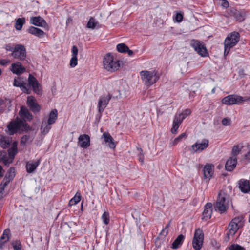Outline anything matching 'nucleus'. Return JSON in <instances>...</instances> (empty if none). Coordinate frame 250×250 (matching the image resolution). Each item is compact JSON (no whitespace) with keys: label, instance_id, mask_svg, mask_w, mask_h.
<instances>
[{"label":"nucleus","instance_id":"obj_29","mask_svg":"<svg viewBox=\"0 0 250 250\" xmlns=\"http://www.w3.org/2000/svg\"><path fill=\"white\" fill-rule=\"evenodd\" d=\"M58 117V112L56 109H54L51 111L49 114V117L47 121L49 124H53L55 123Z\"/></svg>","mask_w":250,"mask_h":250},{"label":"nucleus","instance_id":"obj_42","mask_svg":"<svg viewBox=\"0 0 250 250\" xmlns=\"http://www.w3.org/2000/svg\"><path fill=\"white\" fill-rule=\"evenodd\" d=\"M102 219L103 222L104 224L108 225L109 223V213L107 212H104L102 216Z\"/></svg>","mask_w":250,"mask_h":250},{"label":"nucleus","instance_id":"obj_31","mask_svg":"<svg viewBox=\"0 0 250 250\" xmlns=\"http://www.w3.org/2000/svg\"><path fill=\"white\" fill-rule=\"evenodd\" d=\"M12 181L7 177H4L0 185V200L3 198V191L5 187L8 185L9 182Z\"/></svg>","mask_w":250,"mask_h":250},{"label":"nucleus","instance_id":"obj_35","mask_svg":"<svg viewBox=\"0 0 250 250\" xmlns=\"http://www.w3.org/2000/svg\"><path fill=\"white\" fill-rule=\"evenodd\" d=\"M25 22V19L24 18L17 19L15 23V28L17 30H21Z\"/></svg>","mask_w":250,"mask_h":250},{"label":"nucleus","instance_id":"obj_36","mask_svg":"<svg viewBox=\"0 0 250 250\" xmlns=\"http://www.w3.org/2000/svg\"><path fill=\"white\" fill-rule=\"evenodd\" d=\"M187 135L185 132L181 134L177 138H175L173 141L170 143L171 146L176 145L178 143L181 142L183 139H186Z\"/></svg>","mask_w":250,"mask_h":250},{"label":"nucleus","instance_id":"obj_38","mask_svg":"<svg viewBox=\"0 0 250 250\" xmlns=\"http://www.w3.org/2000/svg\"><path fill=\"white\" fill-rule=\"evenodd\" d=\"M10 144V141L8 138L6 137H2L0 140V146L3 148L8 147Z\"/></svg>","mask_w":250,"mask_h":250},{"label":"nucleus","instance_id":"obj_14","mask_svg":"<svg viewBox=\"0 0 250 250\" xmlns=\"http://www.w3.org/2000/svg\"><path fill=\"white\" fill-rule=\"evenodd\" d=\"M27 105L34 113L39 112L40 110V105L36 102L35 99L32 96L28 97Z\"/></svg>","mask_w":250,"mask_h":250},{"label":"nucleus","instance_id":"obj_6","mask_svg":"<svg viewBox=\"0 0 250 250\" xmlns=\"http://www.w3.org/2000/svg\"><path fill=\"white\" fill-rule=\"evenodd\" d=\"M239 34L237 32H233L229 34L224 41V55H228L231 48L234 46L239 40Z\"/></svg>","mask_w":250,"mask_h":250},{"label":"nucleus","instance_id":"obj_18","mask_svg":"<svg viewBox=\"0 0 250 250\" xmlns=\"http://www.w3.org/2000/svg\"><path fill=\"white\" fill-rule=\"evenodd\" d=\"M239 188L241 192L244 193H250V184L249 181L241 179L239 181Z\"/></svg>","mask_w":250,"mask_h":250},{"label":"nucleus","instance_id":"obj_26","mask_svg":"<svg viewBox=\"0 0 250 250\" xmlns=\"http://www.w3.org/2000/svg\"><path fill=\"white\" fill-rule=\"evenodd\" d=\"M231 13L237 21L241 22L245 19V14L242 11L233 9L231 11Z\"/></svg>","mask_w":250,"mask_h":250},{"label":"nucleus","instance_id":"obj_30","mask_svg":"<svg viewBox=\"0 0 250 250\" xmlns=\"http://www.w3.org/2000/svg\"><path fill=\"white\" fill-rule=\"evenodd\" d=\"M185 237L183 235L180 234L175 239L172 244L171 248L174 249H176L181 246L184 241Z\"/></svg>","mask_w":250,"mask_h":250},{"label":"nucleus","instance_id":"obj_51","mask_svg":"<svg viewBox=\"0 0 250 250\" xmlns=\"http://www.w3.org/2000/svg\"><path fill=\"white\" fill-rule=\"evenodd\" d=\"M183 19V15L181 13H177L175 15V20L178 22H181Z\"/></svg>","mask_w":250,"mask_h":250},{"label":"nucleus","instance_id":"obj_53","mask_svg":"<svg viewBox=\"0 0 250 250\" xmlns=\"http://www.w3.org/2000/svg\"><path fill=\"white\" fill-rule=\"evenodd\" d=\"M4 109V101L1 98H0V113H2Z\"/></svg>","mask_w":250,"mask_h":250},{"label":"nucleus","instance_id":"obj_40","mask_svg":"<svg viewBox=\"0 0 250 250\" xmlns=\"http://www.w3.org/2000/svg\"><path fill=\"white\" fill-rule=\"evenodd\" d=\"M97 24L98 22L95 21V20L93 18L91 17L87 24V27L88 28L94 29Z\"/></svg>","mask_w":250,"mask_h":250},{"label":"nucleus","instance_id":"obj_52","mask_svg":"<svg viewBox=\"0 0 250 250\" xmlns=\"http://www.w3.org/2000/svg\"><path fill=\"white\" fill-rule=\"evenodd\" d=\"M10 61L7 60V59H1L0 60V65L2 66H5L7 64L10 63Z\"/></svg>","mask_w":250,"mask_h":250},{"label":"nucleus","instance_id":"obj_55","mask_svg":"<svg viewBox=\"0 0 250 250\" xmlns=\"http://www.w3.org/2000/svg\"><path fill=\"white\" fill-rule=\"evenodd\" d=\"M221 5L224 8H227L229 6V3L226 0H222Z\"/></svg>","mask_w":250,"mask_h":250},{"label":"nucleus","instance_id":"obj_27","mask_svg":"<svg viewBox=\"0 0 250 250\" xmlns=\"http://www.w3.org/2000/svg\"><path fill=\"white\" fill-rule=\"evenodd\" d=\"M51 125L49 124L45 119H43L41 127V133L43 135L48 133L51 128Z\"/></svg>","mask_w":250,"mask_h":250},{"label":"nucleus","instance_id":"obj_2","mask_svg":"<svg viewBox=\"0 0 250 250\" xmlns=\"http://www.w3.org/2000/svg\"><path fill=\"white\" fill-rule=\"evenodd\" d=\"M28 83L29 84H27L20 78H18L14 79L13 85L20 87L23 92L28 94L31 93L30 86H32L33 91L36 93L38 94L41 93V85L37 80L31 74L29 75Z\"/></svg>","mask_w":250,"mask_h":250},{"label":"nucleus","instance_id":"obj_48","mask_svg":"<svg viewBox=\"0 0 250 250\" xmlns=\"http://www.w3.org/2000/svg\"><path fill=\"white\" fill-rule=\"evenodd\" d=\"M230 122L231 121L230 119L225 118L222 119V124L225 126L229 125L230 124Z\"/></svg>","mask_w":250,"mask_h":250},{"label":"nucleus","instance_id":"obj_39","mask_svg":"<svg viewBox=\"0 0 250 250\" xmlns=\"http://www.w3.org/2000/svg\"><path fill=\"white\" fill-rule=\"evenodd\" d=\"M116 48L118 52L120 53H125L126 51V49L128 50V46L125 43L118 44L117 45Z\"/></svg>","mask_w":250,"mask_h":250},{"label":"nucleus","instance_id":"obj_10","mask_svg":"<svg viewBox=\"0 0 250 250\" xmlns=\"http://www.w3.org/2000/svg\"><path fill=\"white\" fill-rule=\"evenodd\" d=\"M11 56L15 59L21 61H24L26 57L25 47L24 45L21 44L15 45L14 50L11 53Z\"/></svg>","mask_w":250,"mask_h":250},{"label":"nucleus","instance_id":"obj_5","mask_svg":"<svg viewBox=\"0 0 250 250\" xmlns=\"http://www.w3.org/2000/svg\"><path fill=\"white\" fill-rule=\"evenodd\" d=\"M103 65L104 68L108 71L114 72L117 70L120 67L119 61L110 53H108L103 59Z\"/></svg>","mask_w":250,"mask_h":250},{"label":"nucleus","instance_id":"obj_43","mask_svg":"<svg viewBox=\"0 0 250 250\" xmlns=\"http://www.w3.org/2000/svg\"><path fill=\"white\" fill-rule=\"evenodd\" d=\"M229 250H245L244 248L241 247V246L238 244H233L231 245L229 248Z\"/></svg>","mask_w":250,"mask_h":250},{"label":"nucleus","instance_id":"obj_4","mask_svg":"<svg viewBox=\"0 0 250 250\" xmlns=\"http://www.w3.org/2000/svg\"><path fill=\"white\" fill-rule=\"evenodd\" d=\"M140 75L143 82L145 85L149 86L158 81L160 78V74L158 71L143 70L140 72Z\"/></svg>","mask_w":250,"mask_h":250},{"label":"nucleus","instance_id":"obj_28","mask_svg":"<svg viewBox=\"0 0 250 250\" xmlns=\"http://www.w3.org/2000/svg\"><path fill=\"white\" fill-rule=\"evenodd\" d=\"M28 33L39 37H43L44 32L41 29L34 26L30 27L27 30Z\"/></svg>","mask_w":250,"mask_h":250},{"label":"nucleus","instance_id":"obj_19","mask_svg":"<svg viewBox=\"0 0 250 250\" xmlns=\"http://www.w3.org/2000/svg\"><path fill=\"white\" fill-rule=\"evenodd\" d=\"M10 70L13 73L20 75L23 73L25 71V69L22 66L21 62H18L11 64Z\"/></svg>","mask_w":250,"mask_h":250},{"label":"nucleus","instance_id":"obj_3","mask_svg":"<svg viewBox=\"0 0 250 250\" xmlns=\"http://www.w3.org/2000/svg\"><path fill=\"white\" fill-rule=\"evenodd\" d=\"M230 204V197L226 193L221 191L218 195V197L214 205V208L221 214L225 212L229 208Z\"/></svg>","mask_w":250,"mask_h":250},{"label":"nucleus","instance_id":"obj_56","mask_svg":"<svg viewBox=\"0 0 250 250\" xmlns=\"http://www.w3.org/2000/svg\"><path fill=\"white\" fill-rule=\"evenodd\" d=\"M126 52H127L128 53V55L129 56H132L134 54V52H133V51L130 50L128 47V50L126 49Z\"/></svg>","mask_w":250,"mask_h":250},{"label":"nucleus","instance_id":"obj_54","mask_svg":"<svg viewBox=\"0 0 250 250\" xmlns=\"http://www.w3.org/2000/svg\"><path fill=\"white\" fill-rule=\"evenodd\" d=\"M5 48L7 51H11L13 52V51L14 50L15 46L13 47L10 44H6L5 45Z\"/></svg>","mask_w":250,"mask_h":250},{"label":"nucleus","instance_id":"obj_17","mask_svg":"<svg viewBox=\"0 0 250 250\" xmlns=\"http://www.w3.org/2000/svg\"><path fill=\"white\" fill-rule=\"evenodd\" d=\"M30 23L31 24L40 27H45L46 25L45 21L40 16L31 17Z\"/></svg>","mask_w":250,"mask_h":250},{"label":"nucleus","instance_id":"obj_11","mask_svg":"<svg viewBox=\"0 0 250 250\" xmlns=\"http://www.w3.org/2000/svg\"><path fill=\"white\" fill-rule=\"evenodd\" d=\"M209 145V141L204 139L201 141L198 140L192 145L190 148V151L192 153H199L206 149Z\"/></svg>","mask_w":250,"mask_h":250},{"label":"nucleus","instance_id":"obj_61","mask_svg":"<svg viewBox=\"0 0 250 250\" xmlns=\"http://www.w3.org/2000/svg\"><path fill=\"white\" fill-rule=\"evenodd\" d=\"M1 74V69H0V75Z\"/></svg>","mask_w":250,"mask_h":250},{"label":"nucleus","instance_id":"obj_32","mask_svg":"<svg viewBox=\"0 0 250 250\" xmlns=\"http://www.w3.org/2000/svg\"><path fill=\"white\" fill-rule=\"evenodd\" d=\"M181 123L182 122L180 121V119L174 117L172 124V127L171 129V132L172 134H176L177 133V130Z\"/></svg>","mask_w":250,"mask_h":250},{"label":"nucleus","instance_id":"obj_45","mask_svg":"<svg viewBox=\"0 0 250 250\" xmlns=\"http://www.w3.org/2000/svg\"><path fill=\"white\" fill-rule=\"evenodd\" d=\"M169 225H170V222L167 224L166 227H165L164 229H163V230L161 231V235L164 236H166L168 233V228H169Z\"/></svg>","mask_w":250,"mask_h":250},{"label":"nucleus","instance_id":"obj_57","mask_svg":"<svg viewBox=\"0 0 250 250\" xmlns=\"http://www.w3.org/2000/svg\"><path fill=\"white\" fill-rule=\"evenodd\" d=\"M142 157H143V155H142V153H140V155L139 156V160L142 163L143 162V159Z\"/></svg>","mask_w":250,"mask_h":250},{"label":"nucleus","instance_id":"obj_47","mask_svg":"<svg viewBox=\"0 0 250 250\" xmlns=\"http://www.w3.org/2000/svg\"><path fill=\"white\" fill-rule=\"evenodd\" d=\"M13 248L14 250H21V245L19 241H15L13 243Z\"/></svg>","mask_w":250,"mask_h":250},{"label":"nucleus","instance_id":"obj_60","mask_svg":"<svg viewBox=\"0 0 250 250\" xmlns=\"http://www.w3.org/2000/svg\"><path fill=\"white\" fill-rule=\"evenodd\" d=\"M211 92H212V93H214L215 92V88L212 89Z\"/></svg>","mask_w":250,"mask_h":250},{"label":"nucleus","instance_id":"obj_58","mask_svg":"<svg viewBox=\"0 0 250 250\" xmlns=\"http://www.w3.org/2000/svg\"><path fill=\"white\" fill-rule=\"evenodd\" d=\"M2 167L1 166H0V178L2 176Z\"/></svg>","mask_w":250,"mask_h":250},{"label":"nucleus","instance_id":"obj_33","mask_svg":"<svg viewBox=\"0 0 250 250\" xmlns=\"http://www.w3.org/2000/svg\"><path fill=\"white\" fill-rule=\"evenodd\" d=\"M34 136L35 135L33 134L23 135L21 139V144L25 145L26 143L32 142L34 138Z\"/></svg>","mask_w":250,"mask_h":250},{"label":"nucleus","instance_id":"obj_22","mask_svg":"<svg viewBox=\"0 0 250 250\" xmlns=\"http://www.w3.org/2000/svg\"><path fill=\"white\" fill-rule=\"evenodd\" d=\"M102 137L104 139L105 143H108V146L110 148H114L116 146L115 143L113 142L112 137L108 133L104 132L103 134Z\"/></svg>","mask_w":250,"mask_h":250},{"label":"nucleus","instance_id":"obj_9","mask_svg":"<svg viewBox=\"0 0 250 250\" xmlns=\"http://www.w3.org/2000/svg\"><path fill=\"white\" fill-rule=\"evenodd\" d=\"M204 238L203 231L200 229H196L194 232L192 240V246L195 250H200L202 247Z\"/></svg>","mask_w":250,"mask_h":250},{"label":"nucleus","instance_id":"obj_16","mask_svg":"<svg viewBox=\"0 0 250 250\" xmlns=\"http://www.w3.org/2000/svg\"><path fill=\"white\" fill-rule=\"evenodd\" d=\"M79 146L83 148H87L90 144V137L88 135L83 134L79 136L78 138Z\"/></svg>","mask_w":250,"mask_h":250},{"label":"nucleus","instance_id":"obj_20","mask_svg":"<svg viewBox=\"0 0 250 250\" xmlns=\"http://www.w3.org/2000/svg\"><path fill=\"white\" fill-rule=\"evenodd\" d=\"M236 164V157H231L227 161L225 165V168L227 171H231L235 167Z\"/></svg>","mask_w":250,"mask_h":250},{"label":"nucleus","instance_id":"obj_41","mask_svg":"<svg viewBox=\"0 0 250 250\" xmlns=\"http://www.w3.org/2000/svg\"><path fill=\"white\" fill-rule=\"evenodd\" d=\"M15 176V170L14 167H10L8 171V173L5 175L10 180H12Z\"/></svg>","mask_w":250,"mask_h":250},{"label":"nucleus","instance_id":"obj_23","mask_svg":"<svg viewBox=\"0 0 250 250\" xmlns=\"http://www.w3.org/2000/svg\"><path fill=\"white\" fill-rule=\"evenodd\" d=\"M40 161L28 162L26 163V168L27 172L31 173L34 172L40 164Z\"/></svg>","mask_w":250,"mask_h":250},{"label":"nucleus","instance_id":"obj_50","mask_svg":"<svg viewBox=\"0 0 250 250\" xmlns=\"http://www.w3.org/2000/svg\"><path fill=\"white\" fill-rule=\"evenodd\" d=\"M7 153L5 151H0V162L2 160L4 162L5 160H6Z\"/></svg>","mask_w":250,"mask_h":250},{"label":"nucleus","instance_id":"obj_21","mask_svg":"<svg viewBox=\"0 0 250 250\" xmlns=\"http://www.w3.org/2000/svg\"><path fill=\"white\" fill-rule=\"evenodd\" d=\"M212 204L208 203L205 206V209L203 212V219L207 220L210 218L212 213Z\"/></svg>","mask_w":250,"mask_h":250},{"label":"nucleus","instance_id":"obj_1","mask_svg":"<svg viewBox=\"0 0 250 250\" xmlns=\"http://www.w3.org/2000/svg\"><path fill=\"white\" fill-rule=\"evenodd\" d=\"M20 116L24 120H31L32 119V116L29 113L28 110L24 107L22 106L19 112ZM8 134L12 135L15 133L27 131L30 129V127L25 121H23L19 119L15 121H11L7 125Z\"/></svg>","mask_w":250,"mask_h":250},{"label":"nucleus","instance_id":"obj_49","mask_svg":"<svg viewBox=\"0 0 250 250\" xmlns=\"http://www.w3.org/2000/svg\"><path fill=\"white\" fill-rule=\"evenodd\" d=\"M78 49L76 46H73L72 47V56L77 57Z\"/></svg>","mask_w":250,"mask_h":250},{"label":"nucleus","instance_id":"obj_59","mask_svg":"<svg viewBox=\"0 0 250 250\" xmlns=\"http://www.w3.org/2000/svg\"><path fill=\"white\" fill-rule=\"evenodd\" d=\"M248 157L250 159V151L248 153H247V155Z\"/></svg>","mask_w":250,"mask_h":250},{"label":"nucleus","instance_id":"obj_8","mask_svg":"<svg viewBox=\"0 0 250 250\" xmlns=\"http://www.w3.org/2000/svg\"><path fill=\"white\" fill-rule=\"evenodd\" d=\"M248 99L238 95H229L222 100V103L226 105L240 104Z\"/></svg>","mask_w":250,"mask_h":250},{"label":"nucleus","instance_id":"obj_37","mask_svg":"<svg viewBox=\"0 0 250 250\" xmlns=\"http://www.w3.org/2000/svg\"><path fill=\"white\" fill-rule=\"evenodd\" d=\"M81 199V196L79 192H77L75 196L72 198L69 202V205L71 206L79 203Z\"/></svg>","mask_w":250,"mask_h":250},{"label":"nucleus","instance_id":"obj_12","mask_svg":"<svg viewBox=\"0 0 250 250\" xmlns=\"http://www.w3.org/2000/svg\"><path fill=\"white\" fill-rule=\"evenodd\" d=\"M190 45L201 56L207 57L208 56L207 49L203 42L198 40H193L191 42Z\"/></svg>","mask_w":250,"mask_h":250},{"label":"nucleus","instance_id":"obj_24","mask_svg":"<svg viewBox=\"0 0 250 250\" xmlns=\"http://www.w3.org/2000/svg\"><path fill=\"white\" fill-rule=\"evenodd\" d=\"M10 229H5L2 236L0 238V249H2L3 244L9 240L10 238Z\"/></svg>","mask_w":250,"mask_h":250},{"label":"nucleus","instance_id":"obj_13","mask_svg":"<svg viewBox=\"0 0 250 250\" xmlns=\"http://www.w3.org/2000/svg\"><path fill=\"white\" fill-rule=\"evenodd\" d=\"M112 97L111 95L108 93L100 97L98 102V113L99 114V118L101 117L102 113L108 105L110 100Z\"/></svg>","mask_w":250,"mask_h":250},{"label":"nucleus","instance_id":"obj_46","mask_svg":"<svg viewBox=\"0 0 250 250\" xmlns=\"http://www.w3.org/2000/svg\"><path fill=\"white\" fill-rule=\"evenodd\" d=\"M240 151V149L238 146H234L232 150V154L233 155V157H236L239 154Z\"/></svg>","mask_w":250,"mask_h":250},{"label":"nucleus","instance_id":"obj_44","mask_svg":"<svg viewBox=\"0 0 250 250\" xmlns=\"http://www.w3.org/2000/svg\"><path fill=\"white\" fill-rule=\"evenodd\" d=\"M78 63V59L77 57L72 56V58L70 60V65L71 67H74L77 65Z\"/></svg>","mask_w":250,"mask_h":250},{"label":"nucleus","instance_id":"obj_34","mask_svg":"<svg viewBox=\"0 0 250 250\" xmlns=\"http://www.w3.org/2000/svg\"><path fill=\"white\" fill-rule=\"evenodd\" d=\"M191 113V111L189 109L185 110L182 113L176 114L175 117H177L180 121L182 122L184 119H185Z\"/></svg>","mask_w":250,"mask_h":250},{"label":"nucleus","instance_id":"obj_25","mask_svg":"<svg viewBox=\"0 0 250 250\" xmlns=\"http://www.w3.org/2000/svg\"><path fill=\"white\" fill-rule=\"evenodd\" d=\"M213 166L211 165H206L203 169L204 177L209 180L212 177Z\"/></svg>","mask_w":250,"mask_h":250},{"label":"nucleus","instance_id":"obj_7","mask_svg":"<svg viewBox=\"0 0 250 250\" xmlns=\"http://www.w3.org/2000/svg\"><path fill=\"white\" fill-rule=\"evenodd\" d=\"M242 218L240 217H235L229 223V231L226 234L228 239H229V235H234L239 228L242 225Z\"/></svg>","mask_w":250,"mask_h":250},{"label":"nucleus","instance_id":"obj_15","mask_svg":"<svg viewBox=\"0 0 250 250\" xmlns=\"http://www.w3.org/2000/svg\"><path fill=\"white\" fill-rule=\"evenodd\" d=\"M8 157L6 156V160L4 161V164L6 166H9L13 161L14 157L17 153V148L16 146H13L8 150Z\"/></svg>","mask_w":250,"mask_h":250}]
</instances>
